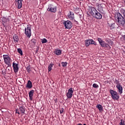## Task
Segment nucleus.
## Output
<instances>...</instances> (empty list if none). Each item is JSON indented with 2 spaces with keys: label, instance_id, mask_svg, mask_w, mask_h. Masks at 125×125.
Listing matches in <instances>:
<instances>
[{
  "label": "nucleus",
  "instance_id": "25",
  "mask_svg": "<svg viewBox=\"0 0 125 125\" xmlns=\"http://www.w3.org/2000/svg\"><path fill=\"white\" fill-rule=\"evenodd\" d=\"M18 52L21 55H23V52L22 51V50L21 48H18Z\"/></svg>",
  "mask_w": 125,
  "mask_h": 125
},
{
  "label": "nucleus",
  "instance_id": "39",
  "mask_svg": "<svg viewBox=\"0 0 125 125\" xmlns=\"http://www.w3.org/2000/svg\"><path fill=\"white\" fill-rule=\"evenodd\" d=\"M100 6H101V4H100Z\"/></svg>",
  "mask_w": 125,
  "mask_h": 125
},
{
  "label": "nucleus",
  "instance_id": "31",
  "mask_svg": "<svg viewBox=\"0 0 125 125\" xmlns=\"http://www.w3.org/2000/svg\"><path fill=\"white\" fill-rule=\"evenodd\" d=\"M26 71L28 73H30V71H31V67H30V65L26 67Z\"/></svg>",
  "mask_w": 125,
  "mask_h": 125
},
{
  "label": "nucleus",
  "instance_id": "13",
  "mask_svg": "<svg viewBox=\"0 0 125 125\" xmlns=\"http://www.w3.org/2000/svg\"><path fill=\"white\" fill-rule=\"evenodd\" d=\"M116 88L117 89V92L119 94H123V86L121 84L116 85Z\"/></svg>",
  "mask_w": 125,
  "mask_h": 125
},
{
  "label": "nucleus",
  "instance_id": "12",
  "mask_svg": "<svg viewBox=\"0 0 125 125\" xmlns=\"http://www.w3.org/2000/svg\"><path fill=\"white\" fill-rule=\"evenodd\" d=\"M10 20L9 18H6L5 17H3L2 18V23L3 26H5V24H7V22H9Z\"/></svg>",
  "mask_w": 125,
  "mask_h": 125
},
{
  "label": "nucleus",
  "instance_id": "5",
  "mask_svg": "<svg viewBox=\"0 0 125 125\" xmlns=\"http://www.w3.org/2000/svg\"><path fill=\"white\" fill-rule=\"evenodd\" d=\"M98 41L99 42L100 44L101 45L102 47H105L107 49H111V46L109 44L105 42L101 38H98L97 39Z\"/></svg>",
  "mask_w": 125,
  "mask_h": 125
},
{
  "label": "nucleus",
  "instance_id": "14",
  "mask_svg": "<svg viewBox=\"0 0 125 125\" xmlns=\"http://www.w3.org/2000/svg\"><path fill=\"white\" fill-rule=\"evenodd\" d=\"M13 40L16 43H18V42H19V37L16 35H15L13 36Z\"/></svg>",
  "mask_w": 125,
  "mask_h": 125
},
{
  "label": "nucleus",
  "instance_id": "36",
  "mask_svg": "<svg viewBox=\"0 0 125 125\" xmlns=\"http://www.w3.org/2000/svg\"><path fill=\"white\" fill-rule=\"evenodd\" d=\"M105 42L109 43V41L107 40V39H105Z\"/></svg>",
  "mask_w": 125,
  "mask_h": 125
},
{
  "label": "nucleus",
  "instance_id": "17",
  "mask_svg": "<svg viewBox=\"0 0 125 125\" xmlns=\"http://www.w3.org/2000/svg\"><path fill=\"white\" fill-rule=\"evenodd\" d=\"M54 53L56 55L59 56V55H61V54H62V50L60 49H56L54 51Z\"/></svg>",
  "mask_w": 125,
  "mask_h": 125
},
{
  "label": "nucleus",
  "instance_id": "35",
  "mask_svg": "<svg viewBox=\"0 0 125 125\" xmlns=\"http://www.w3.org/2000/svg\"><path fill=\"white\" fill-rule=\"evenodd\" d=\"M63 112H64V108H61V109H60V113H61V114H62Z\"/></svg>",
  "mask_w": 125,
  "mask_h": 125
},
{
  "label": "nucleus",
  "instance_id": "29",
  "mask_svg": "<svg viewBox=\"0 0 125 125\" xmlns=\"http://www.w3.org/2000/svg\"><path fill=\"white\" fill-rule=\"evenodd\" d=\"M93 87H94V88H98V87H99V86L96 83H93Z\"/></svg>",
  "mask_w": 125,
  "mask_h": 125
},
{
  "label": "nucleus",
  "instance_id": "3",
  "mask_svg": "<svg viewBox=\"0 0 125 125\" xmlns=\"http://www.w3.org/2000/svg\"><path fill=\"white\" fill-rule=\"evenodd\" d=\"M109 92L111 94V98L113 99V100H118L120 99V96L118 92L114 90L110 89Z\"/></svg>",
  "mask_w": 125,
  "mask_h": 125
},
{
  "label": "nucleus",
  "instance_id": "22",
  "mask_svg": "<svg viewBox=\"0 0 125 125\" xmlns=\"http://www.w3.org/2000/svg\"><path fill=\"white\" fill-rule=\"evenodd\" d=\"M52 67H53V64L52 63H50L48 65V72H50L51 70H52Z\"/></svg>",
  "mask_w": 125,
  "mask_h": 125
},
{
  "label": "nucleus",
  "instance_id": "20",
  "mask_svg": "<svg viewBox=\"0 0 125 125\" xmlns=\"http://www.w3.org/2000/svg\"><path fill=\"white\" fill-rule=\"evenodd\" d=\"M96 108H98V110L100 111V112H103V106L102 105L100 104H97Z\"/></svg>",
  "mask_w": 125,
  "mask_h": 125
},
{
  "label": "nucleus",
  "instance_id": "24",
  "mask_svg": "<svg viewBox=\"0 0 125 125\" xmlns=\"http://www.w3.org/2000/svg\"><path fill=\"white\" fill-rule=\"evenodd\" d=\"M85 46H86V47H87V46H89V45L90 44V42H89V39L85 41Z\"/></svg>",
  "mask_w": 125,
  "mask_h": 125
},
{
  "label": "nucleus",
  "instance_id": "6",
  "mask_svg": "<svg viewBox=\"0 0 125 125\" xmlns=\"http://www.w3.org/2000/svg\"><path fill=\"white\" fill-rule=\"evenodd\" d=\"M62 24L64 25L65 29L70 30V29H72V27H73V23L69 20L63 21Z\"/></svg>",
  "mask_w": 125,
  "mask_h": 125
},
{
  "label": "nucleus",
  "instance_id": "15",
  "mask_svg": "<svg viewBox=\"0 0 125 125\" xmlns=\"http://www.w3.org/2000/svg\"><path fill=\"white\" fill-rule=\"evenodd\" d=\"M34 92H35V91L34 90H31L28 94L29 97V99L32 101L33 100V96H34Z\"/></svg>",
  "mask_w": 125,
  "mask_h": 125
},
{
  "label": "nucleus",
  "instance_id": "7",
  "mask_svg": "<svg viewBox=\"0 0 125 125\" xmlns=\"http://www.w3.org/2000/svg\"><path fill=\"white\" fill-rule=\"evenodd\" d=\"M24 34L28 39L31 38L32 36V30H31V27H29V25H27V27L25 28Z\"/></svg>",
  "mask_w": 125,
  "mask_h": 125
},
{
  "label": "nucleus",
  "instance_id": "30",
  "mask_svg": "<svg viewBox=\"0 0 125 125\" xmlns=\"http://www.w3.org/2000/svg\"><path fill=\"white\" fill-rule=\"evenodd\" d=\"M119 125H125V121L123 119L121 120V122L119 123Z\"/></svg>",
  "mask_w": 125,
  "mask_h": 125
},
{
  "label": "nucleus",
  "instance_id": "38",
  "mask_svg": "<svg viewBox=\"0 0 125 125\" xmlns=\"http://www.w3.org/2000/svg\"><path fill=\"white\" fill-rule=\"evenodd\" d=\"M98 10H99V8H98Z\"/></svg>",
  "mask_w": 125,
  "mask_h": 125
},
{
  "label": "nucleus",
  "instance_id": "4",
  "mask_svg": "<svg viewBox=\"0 0 125 125\" xmlns=\"http://www.w3.org/2000/svg\"><path fill=\"white\" fill-rule=\"evenodd\" d=\"M3 57L5 64H6L8 67H10L12 62L10 57L8 55H3Z\"/></svg>",
  "mask_w": 125,
  "mask_h": 125
},
{
  "label": "nucleus",
  "instance_id": "19",
  "mask_svg": "<svg viewBox=\"0 0 125 125\" xmlns=\"http://www.w3.org/2000/svg\"><path fill=\"white\" fill-rule=\"evenodd\" d=\"M68 18L70 20H74L75 19V15H74L73 12H70V14L68 15Z\"/></svg>",
  "mask_w": 125,
  "mask_h": 125
},
{
  "label": "nucleus",
  "instance_id": "23",
  "mask_svg": "<svg viewBox=\"0 0 125 125\" xmlns=\"http://www.w3.org/2000/svg\"><path fill=\"white\" fill-rule=\"evenodd\" d=\"M89 41L90 42V44H94L95 45H96V42H95V41H94L92 39H89Z\"/></svg>",
  "mask_w": 125,
  "mask_h": 125
},
{
  "label": "nucleus",
  "instance_id": "21",
  "mask_svg": "<svg viewBox=\"0 0 125 125\" xmlns=\"http://www.w3.org/2000/svg\"><path fill=\"white\" fill-rule=\"evenodd\" d=\"M20 112L21 114L22 115L25 114V108L22 106L20 107L19 108Z\"/></svg>",
  "mask_w": 125,
  "mask_h": 125
},
{
  "label": "nucleus",
  "instance_id": "10",
  "mask_svg": "<svg viewBox=\"0 0 125 125\" xmlns=\"http://www.w3.org/2000/svg\"><path fill=\"white\" fill-rule=\"evenodd\" d=\"M13 70L15 73H18V71H19V67H18V64L15 63V62H13Z\"/></svg>",
  "mask_w": 125,
  "mask_h": 125
},
{
  "label": "nucleus",
  "instance_id": "2",
  "mask_svg": "<svg viewBox=\"0 0 125 125\" xmlns=\"http://www.w3.org/2000/svg\"><path fill=\"white\" fill-rule=\"evenodd\" d=\"M117 18L118 20V25L125 28V19L120 13H117Z\"/></svg>",
  "mask_w": 125,
  "mask_h": 125
},
{
  "label": "nucleus",
  "instance_id": "8",
  "mask_svg": "<svg viewBox=\"0 0 125 125\" xmlns=\"http://www.w3.org/2000/svg\"><path fill=\"white\" fill-rule=\"evenodd\" d=\"M57 9V7H53V5L50 4L48 5V7L47 8V11H50V12H53L55 13L56 12V10Z\"/></svg>",
  "mask_w": 125,
  "mask_h": 125
},
{
  "label": "nucleus",
  "instance_id": "37",
  "mask_svg": "<svg viewBox=\"0 0 125 125\" xmlns=\"http://www.w3.org/2000/svg\"><path fill=\"white\" fill-rule=\"evenodd\" d=\"M83 125H86V124H84Z\"/></svg>",
  "mask_w": 125,
  "mask_h": 125
},
{
  "label": "nucleus",
  "instance_id": "28",
  "mask_svg": "<svg viewBox=\"0 0 125 125\" xmlns=\"http://www.w3.org/2000/svg\"><path fill=\"white\" fill-rule=\"evenodd\" d=\"M115 83L116 84V85H121V83H120V81L119 80L116 79L115 81Z\"/></svg>",
  "mask_w": 125,
  "mask_h": 125
},
{
  "label": "nucleus",
  "instance_id": "32",
  "mask_svg": "<svg viewBox=\"0 0 125 125\" xmlns=\"http://www.w3.org/2000/svg\"><path fill=\"white\" fill-rule=\"evenodd\" d=\"M31 42L33 43V44H35L37 42V41L35 39H32L31 40Z\"/></svg>",
  "mask_w": 125,
  "mask_h": 125
},
{
  "label": "nucleus",
  "instance_id": "34",
  "mask_svg": "<svg viewBox=\"0 0 125 125\" xmlns=\"http://www.w3.org/2000/svg\"><path fill=\"white\" fill-rule=\"evenodd\" d=\"M19 109H16V114H18L19 115H20V112L19 111Z\"/></svg>",
  "mask_w": 125,
  "mask_h": 125
},
{
  "label": "nucleus",
  "instance_id": "26",
  "mask_svg": "<svg viewBox=\"0 0 125 125\" xmlns=\"http://www.w3.org/2000/svg\"><path fill=\"white\" fill-rule=\"evenodd\" d=\"M61 64H62V67H66L68 64V62H62Z\"/></svg>",
  "mask_w": 125,
  "mask_h": 125
},
{
  "label": "nucleus",
  "instance_id": "9",
  "mask_svg": "<svg viewBox=\"0 0 125 125\" xmlns=\"http://www.w3.org/2000/svg\"><path fill=\"white\" fill-rule=\"evenodd\" d=\"M74 93V91L73 90L72 88H70L68 89L67 92L66 93V97L67 99L70 98H72L73 96V93Z\"/></svg>",
  "mask_w": 125,
  "mask_h": 125
},
{
  "label": "nucleus",
  "instance_id": "11",
  "mask_svg": "<svg viewBox=\"0 0 125 125\" xmlns=\"http://www.w3.org/2000/svg\"><path fill=\"white\" fill-rule=\"evenodd\" d=\"M22 1L23 0H15V4L18 6V9H20L22 7Z\"/></svg>",
  "mask_w": 125,
  "mask_h": 125
},
{
  "label": "nucleus",
  "instance_id": "33",
  "mask_svg": "<svg viewBox=\"0 0 125 125\" xmlns=\"http://www.w3.org/2000/svg\"><path fill=\"white\" fill-rule=\"evenodd\" d=\"M121 12H122V14H123V15L124 18L125 19V10H121Z\"/></svg>",
  "mask_w": 125,
  "mask_h": 125
},
{
  "label": "nucleus",
  "instance_id": "27",
  "mask_svg": "<svg viewBox=\"0 0 125 125\" xmlns=\"http://www.w3.org/2000/svg\"><path fill=\"white\" fill-rule=\"evenodd\" d=\"M42 43H46V42H47V40L45 38H43V39H42Z\"/></svg>",
  "mask_w": 125,
  "mask_h": 125
},
{
  "label": "nucleus",
  "instance_id": "1",
  "mask_svg": "<svg viewBox=\"0 0 125 125\" xmlns=\"http://www.w3.org/2000/svg\"><path fill=\"white\" fill-rule=\"evenodd\" d=\"M89 13L96 19H102V15L94 7H91Z\"/></svg>",
  "mask_w": 125,
  "mask_h": 125
},
{
  "label": "nucleus",
  "instance_id": "18",
  "mask_svg": "<svg viewBox=\"0 0 125 125\" xmlns=\"http://www.w3.org/2000/svg\"><path fill=\"white\" fill-rule=\"evenodd\" d=\"M108 24L110 30H113V29H115L116 28V24L115 23H108Z\"/></svg>",
  "mask_w": 125,
  "mask_h": 125
},
{
  "label": "nucleus",
  "instance_id": "16",
  "mask_svg": "<svg viewBox=\"0 0 125 125\" xmlns=\"http://www.w3.org/2000/svg\"><path fill=\"white\" fill-rule=\"evenodd\" d=\"M26 87L27 88H32L33 87V84H32V82L31 81L29 80L27 82V83H26Z\"/></svg>",
  "mask_w": 125,
  "mask_h": 125
}]
</instances>
